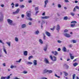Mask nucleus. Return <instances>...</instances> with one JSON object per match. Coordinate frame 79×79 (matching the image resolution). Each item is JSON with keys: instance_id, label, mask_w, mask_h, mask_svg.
Returning a JSON list of instances; mask_svg holds the SVG:
<instances>
[{"instance_id": "nucleus-1", "label": "nucleus", "mask_w": 79, "mask_h": 79, "mask_svg": "<svg viewBox=\"0 0 79 79\" xmlns=\"http://www.w3.org/2000/svg\"><path fill=\"white\" fill-rule=\"evenodd\" d=\"M20 11V9L19 8L15 12H13V15H15L16 14H18L19 13V12Z\"/></svg>"}, {"instance_id": "nucleus-2", "label": "nucleus", "mask_w": 79, "mask_h": 79, "mask_svg": "<svg viewBox=\"0 0 79 79\" xmlns=\"http://www.w3.org/2000/svg\"><path fill=\"white\" fill-rule=\"evenodd\" d=\"M26 16H27V17L29 18H31V13L26 12Z\"/></svg>"}, {"instance_id": "nucleus-3", "label": "nucleus", "mask_w": 79, "mask_h": 79, "mask_svg": "<svg viewBox=\"0 0 79 79\" xmlns=\"http://www.w3.org/2000/svg\"><path fill=\"white\" fill-rule=\"evenodd\" d=\"M7 22H8V23H9V24H10V25H12L13 23H13V21L11 20V19H7Z\"/></svg>"}, {"instance_id": "nucleus-4", "label": "nucleus", "mask_w": 79, "mask_h": 79, "mask_svg": "<svg viewBox=\"0 0 79 79\" xmlns=\"http://www.w3.org/2000/svg\"><path fill=\"white\" fill-rule=\"evenodd\" d=\"M47 3H48V0H45L44 1V7L45 8L46 7L47 5Z\"/></svg>"}, {"instance_id": "nucleus-5", "label": "nucleus", "mask_w": 79, "mask_h": 79, "mask_svg": "<svg viewBox=\"0 0 79 79\" xmlns=\"http://www.w3.org/2000/svg\"><path fill=\"white\" fill-rule=\"evenodd\" d=\"M64 36H65L66 37H68L69 38V37H71V35H70L68 34V33H65L64 34Z\"/></svg>"}, {"instance_id": "nucleus-6", "label": "nucleus", "mask_w": 79, "mask_h": 79, "mask_svg": "<svg viewBox=\"0 0 79 79\" xmlns=\"http://www.w3.org/2000/svg\"><path fill=\"white\" fill-rule=\"evenodd\" d=\"M56 30L58 31L60 30V26L59 24H57V28H56Z\"/></svg>"}, {"instance_id": "nucleus-7", "label": "nucleus", "mask_w": 79, "mask_h": 79, "mask_svg": "<svg viewBox=\"0 0 79 79\" xmlns=\"http://www.w3.org/2000/svg\"><path fill=\"white\" fill-rule=\"evenodd\" d=\"M34 66H36L37 64V61L35 60H34L33 61Z\"/></svg>"}, {"instance_id": "nucleus-8", "label": "nucleus", "mask_w": 79, "mask_h": 79, "mask_svg": "<svg viewBox=\"0 0 79 79\" xmlns=\"http://www.w3.org/2000/svg\"><path fill=\"white\" fill-rule=\"evenodd\" d=\"M45 34L46 35H47L48 37H50L51 36L50 33H49V32L48 31H46L45 32Z\"/></svg>"}, {"instance_id": "nucleus-9", "label": "nucleus", "mask_w": 79, "mask_h": 79, "mask_svg": "<svg viewBox=\"0 0 79 79\" xmlns=\"http://www.w3.org/2000/svg\"><path fill=\"white\" fill-rule=\"evenodd\" d=\"M50 18V17L49 16H45L44 17H42V19H48V18Z\"/></svg>"}, {"instance_id": "nucleus-10", "label": "nucleus", "mask_w": 79, "mask_h": 79, "mask_svg": "<svg viewBox=\"0 0 79 79\" xmlns=\"http://www.w3.org/2000/svg\"><path fill=\"white\" fill-rule=\"evenodd\" d=\"M3 52H4L5 53V54H6V55H7V52H6V49H5V46H3Z\"/></svg>"}, {"instance_id": "nucleus-11", "label": "nucleus", "mask_w": 79, "mask_h": 79, "mask_svg": "<svg viewBox=\"0 0 79 79\" xmlns=\"http://www.w3.org/2000/svg\"><path fill=\"white\" fill-rule=\"evenodd\" d=\"M23 55H25V56H27V51H25L23 52Z\"/></svg>"}, {"instance_id": "nucleus-12", "label": "nucleus", "mask_w": 79, "mask_h": 79, "mask_svg": "<svg viewBox=\"0 0 79 79\" xmlns=\"http://www.w3.org/2000/svg\"><path fill=\"white\" fill-rule=\"evenodd\" d=\"M3 16L2 15L0 18V22L3 21Z\"/></svg>"}, {"instance_id": "nucleus-13", "label": "nucleus", "mask_w": 79, "mask_h": 79, "mask_svg": "<svg viewBox=\"0 0 79 79\" xmlns=\"http://www.w3.org/2000/svg\"><path fill=\"white\" fill-rule=\"evenodd\" d=\"M44 61L45 62V63H46V64H49L50 63H49V61L47 60H45Z\"/></svg>"}, {"instance_id": "nucleus-14", "label": "nucleus", "mask_w": 79, "mask_h": 79, "mask_svg": "<svg viewBox=\"0 0 79 79\" xmlns=\"http://www.w3.org/2000/svg\"><path fill=\"white\" fill-rule=\"evenodd\" d=\"M62 50L64 52H66L67 51V49H66V48L65 47H64L62 48Z\"/></svg>"}, {"instance_id": "nucleus-15", "label": "nucleus", "mask_w": 79, "mask_h": 79, "mask_svg": "<svg viewBox=\"0 0 79 79\" xmlns=\"http://www.w3.org/2000/svg\"><path fill=\"white\" fill-rule=\"evenodd\" d=\"M69 55L70 56V58L71 60H73V59H74V56H72V54H71V53H69Z\"/></svg>"}, {"instance_id": "nucleus-16", "label": "nucleus", "mask_w": 79, "mask_h": 79, "mask_svg": "<svg viewBox=\"0 0 79 79\" xmlns=\"http://www.w3.org/2000/svg\"><path fill=\"white\" fill-rule=\"evenodd\" d=\"M26 27V24H23L21 26L22 28H25Z\"/></svg>"}, {"instance_id": "nucleus-17", "label": "nucleus", "mask_w": 79, "mask_h": 79, "mask_svg": "<svg viewBox=\"0 0 79 79\" xmlns=\"http://www.w3.org/2000/svg\"><path fill=\"white\" fill-rule=\"evenodd\" d=\"M10 68L11 69H13V68H17V67L16 66H13V65H11L10 67Z\"/></svg>"}, {"instance_id": "nucleus-18", "label": "nucleus", "mask_w": 79, "mask_h": 79, "mask_svg": "<svg viewBox=\"0 0 79 79\" xmlns=\"http://www.w3.org/2000/svg\"><path fill=\"white\" fill-rule=\"evenodd\" d=\"M35 34L36 35H38V34H39V31L38 30L36 31L35 32Z\"/></svg>"}, {"instance_id": "nucleus-19", "label": "nucleus", "mask_w": 79, "mask_h": 79, "mask_svg": "<svg viewBox=\"0 0 79 79\" xmlns=\"http://www.w3.org/2000/svg\"><path fill=\"white\" fill-rule=\"evenodd\" d=\"M64 66L65 68H66V69H68V68H69V66H68V65H66V64H64Z\"/></svg>"}, {"instance_id": "nucleus-20", "label": "nucleus", "mask_w": 79, "mask_h": 79, "mask_svg": "<svg viewBox=\"0 0 79 79\" xmlns=\"http://www.w3.org/2000/svg\"><path fill=\"white\" fill-rule=\"evenodd\" d=\"M43 50H44L45 52H46V51H47V46H46L44 47V48L43 49Z\"/></svg>"}, {"instance_id": "nucleus-21", "label": "nucleus", "mask_w": 79, "mask_h": 79, "mask_svg": "<svg viewBox=\"0 0 79 79\" xmlns=\"http://www.w3.org/2000/svg\"><path fill=\"white\" fill-rule=\"evenodd\" d=\"M47 72H48V73H52L53 71H52V70H48Z\"/></svg>"}, {"instance_id": "nucleus-22", "label": "nucleus", "mask_w": 79, "mask_h": 79, "mask_svg": "<svg viewBox=\"0 0 79 79\" xmlns=\"http://www.w3.org/2000/svg\"><path fill=\"white\" fill-rule=\"evenodd\" d=\"M11 75H12V74H10L9 76H7V77H6V79H10V76H11Z\"/></svg>"}, {"instance_id": "nucleus-23", "label": "nucleus", "mask_w": 79, "mask_h": 79, "mask_svg": "<svg viewBox=\"0 0 79 79\" xmlns=\"http://www.w3.org/2000/svg\"><path fill=\"white\" fill-rule=\"evenodd\" d=\"M33 56H29L28 57V60H31V59H32V58H33Z\"/></svg>"}, {"instance_id": "nucleus-24", "label": "nucleus", "mask_w": 79, "mask_h": 79, "mask_svg": "<svg viewBox=\"0 0 79 79\" xmlns=\"http://www.w3.org/2000/svg\"><path fill=\"white\" fill-rule=\"evenodd\" d=\"M43 39L44 40H45L46 37V36H45V35L44 33H43Z\"/></svg>"}, {"instance_id": "nucleus-25", "label": "nucleus", "mask_w": 79, "mask_h": 79, "mask_svg": "<svg viewBox=\"0 0 79 79\" xmlns=\"http://www.w3.org/2000/svg\"><path fill=\"white\" fill-rule=\"evenodd\" d=\"M6 44L8 45L9 47H10L11 46V44H10V42H6Z\"/></svg>"}, {"instance_id": "nucleus-26", "label": "nucleus", "mask_w": 79, "mask_h": 79, "mask_svg": "<svg viewBox=\"0 0 79 79\" xmlns=\"http://www.w3.org/2000/svg\"><path fill=\"white\" fill-rule=\"evenodd\" d=\"M71 23H75V24H76V23H77V22L75 21H73L71 22Z\"/></svg>"}, {"instance_id": "nucleus-27", "label": "nucleus", "mask_w": 79, "mask_h": 79, "mask_svg": "<svg viewBox=\"0 0 79 79\" xmlns=\"http://www.w3.org/2000/svg\"><path fill=\"white\" fill-rule=\"evenodd\" d=\"M78 64V63H75L73 64V65L74 66H75V67Z\"/></svg>"}, {"instance_id": "nucleus-28", "label": "nucleus", "mask_w": 79, "mask_h": 79, "mask_svg": "<svg viewBox=\"0 0 79 79\" xmlns=\"http://www.w3.org/2000/svg\"><path fill=\"white\" fill-rule=\"evenodd\" d=\"M39 41L40 43V44H43V41H42V40H39Z\"/></svg>"}, {"instance_id": "nucleus-29", "label": "nucleus", "mask_w": 79, "mask_h": 79, "mask_svg": "<svg viewBox=\"0 0 79 79\" xmlns=\"http://www.w3.org/2000/svg\"><path fill=\"white\" fill-rule=\"evenodd\" d=\"M26 19L27 20H30V21H32V19L31 18H28L27 17H26Z\"/></svg>"}, {"instance_id": "nucleus-30", "label": "nucleus", "mask_w": 79, "mask_h": 79, "mask_svg": "<svg viewBox=\"0 0 79 79\" xmlns=\"http://www.w3.org/2000/svg\"><path fill=\"white\" fill-rule=\"evenodd\" d=\"M68 19V17L65 16L64 17V20H67Z\"/></svg>"}, {"instance_id": "nucleus-31", "label": "nucleus", "mask_w": 79, "mask_h": 79, "mask_svg": "<svg viewBox=\"0 0 79 79\" xmlns=\"http://www.w3.org/2000/svg\"><path fill=\"white\" fill-rule=\"evenodd\" d=\"M63 73L64 74L65 76H67V75H68V73H67L66 72L64 71Z\"/></svg>"}, {"instance_id": "nucleus-32", "label": "nucleus", "mask_w": 79, "mask_h": 79, "mask_svg": "<svg viewBox=\"0 0 79 79\" xmlns=\"http://www.w3.org/2000/svg\"><path fill=\"white\" fill-rule=\"evenodd\" d=\"M75 24H71V27H74L75 26Z\"/></svg>"}, {"instance_id": "nucleus-33", "label": "nucleus", "mask_w": 79, "mask_h": 79, "mask_svg": "<svg viewBox=\"0 0 79 79\" xmlns=\"http://www.w3.org/2000/svg\"><path fill=\"white\" fill-rule=\"evenodd\" d=\"M15 40L16 42H18V38L17 37H15Z\"/></svg>"}, {"instance_id": "nucleus-34", "label": "nucleus", "mask_w": 79, "mask_h": 79, "mask_svg": "<svg viewBox=\"0 0 79 79\" xmlns=\"http://www.w3.org/2000/svg\"><path fill=\"white\" fill-rule=\"evenodd\" d=\"M75 76H76V74H74L73 75V79H75Z\"/></svg>"}, {"instance_id": "nucleus-35", "label": "nucleus", "mask_w": 79, "mask_h": 79, "mask_svg": "<svg viewBox=\"0 0 79 79\" xmlns=\"http://www.w3.org/2000/svg\"><path fill=\"white\" fill-rule=\"evenodd\" d=\"M27 64H32V63L30 62H28L27 63Z\"/></svg>"}, {"instance_id": "nucleus-36", "label": "nucleus", "mask_w": 79, "mask_h": 79, "mask_svg": "<svg viewBox=\"0 0 79 79\" xmlns=\"http://www.w3.org/2000/svg\"><path fill=\"white\" fill-rule=\"evenodd\" d=\"M6 77H1V79H6Z\"/></svg>"}, {"instance_id": "nucleus-37", "label": "nucleus", "mask_w": 79, "mask_h": 79, "mask_svg": "<svg viewBox=\"0 0 79 79\" xmlns=\"http://www.w3.org/2000/svg\"><path fill=\"white\" fill-rule=\"evenodd\" d=\"M11 5L12 6V7L13 8L14 7V6H15V5L14 4V3H13V2L11 4Z\"/></svg>"}, {"instance_id": "nucleus-38", "label": "nucleus", "mask_w": 79, "mask_h": 79, "mask_svg": "<svg viewBox=\"0 0 79 79\" xmlns=\"http://www.w3.org/2000/svg\"><path fill=\"white\" fill-rule=\"evenodd\" d=\"M21 60H19L18 61L17 60L16 62H17V63H21Z\"/></svg>"}, {"instance_id": "nucleus-39", "label": "nucleus", "mask_w": 79, "mask_h": 79, "mask_svg": "<svg viewBox=\"0 0 79 79\" xmlns=\"http://www.w3.org/2000/svg\"><path fill=\"white\" fill-rule=\"evenodd\" d=\"M58 8H61V5L59 4L58 5Z\"/></svg>"}, {"instance_id": "nucleus-40", "label": "nucleus", "mask_w": 79, "mask_h": 79, "mask_svg": "<svg viewBox=\"0 0 79 79\" xmlns=\"http://www.w3.org/2000/svg\"><path fill=\"white\" fill-rule=\"evenodd\" d=\"M72 41H73V44H75V43H76V40H73Z\"/></svg>"}, {"instance_id": "nucleus-41", "label": "nucleus", "mask_w": 79, "mask_h": 79, "mask_svg": "<svg viewBox=\"0 0 79 79\" xmlns=\"http://www.w3.org/2000/svg\"><path fill=\"white\" fill-rule=\"evenodd\" d=\"M28 2L29 3H32V0H28Z\"/></svg>"}, {"instance_id": "nucleus-42", "label": "nucleus", "mask_w": 79, "mask_h": 79, "mask_svg": "<svg viewBox=\"0 0 79 79\" xmlns=\"http://www.w3.org/2000/svg\"><path fill=\"white\" fill-rule=\"evenodd\" d=\"M68 32V30L67 29H65L64 31V32Z\"/></svg>"}, {"instance_id": "nucleus-43", "label": "nucleus", "mask_w": 79, "mask_h": 79, "mask_svg": "<svg viewBox=\"0 0 79 79\" xmlns=\"http://www.w3.org/2000/svg\"><path fill=\"white\" fill-rule=\"evenodd\" d=\"M19 6V4H15V7H18V6Z\"/></svg>"}, {"instance_id": "nucleus-44", "label": "nucleus", "mask_w": 79, "mask_h": 79, "mask_svg": "<svg viewBox=\"0 0 79 79\" xmlns=\"http://www.w3.org/2000/svg\"><path fill=\"white\" fill-rule=\"evenodd\" d=\"M55 76H56V77H57L58 78H60V77L57 76V75H56V74H55Z\"/></svg>"}, {"instance_id": "nucleus-45", "label": "nucleus", "mask_w": 79, "mask_h": 79, "mask_svg": "<svg viewBox=\"0 0 79 79\" xmlns=\"http://www.w3.org/2000/svg\"><path fill=\"white\" fill-rule=\"evenodd\" d=\"M57 42H58V43H61L62 42V41H61L60 40H58L57 41Z\"/></svg>"}, {"instance_id": "nucleus-46", "label": "nucleus", "mask_w": 79, "mask_h": 79, "mask_svg": "<svg viewBox=\"0 0 79 79\" xmlns=\"http://www.w3.org/2000/svg\"><path fill=\"white\" fill-rule=\"evenodd\" d=\"M49 58H50L51 60H53V57H52V56H50Z\"/></svg>"}, {"instance_id": "nucleus-47", "label": "nucleus", "mask_w": 79, "mask_h": 79, "mask_svg": "<svg viewBox=\"0 0 79 79\" xmlns=\"http://www.w3.org/2000/svg\"><path fill=\"white\" fill-rule=\"evenodd\" d=\"M20 8H24V5H22L20 6Z\"/></svg>"}, {"instance_id": "nucleus-48", "label": "nucleus", "mask_w": 79, "mask_h": 79, "mask_svg": "<svg viewBox=\"0 0 79 79\" xmlns=\"http://www.w3.org/2000/svg\"><path fill=\"white\" fill-rule=\"evenodd\" d=\"M39 10V8H38V7L35 8V11H37V10Z\"/></svg>"}, {"instance_id": "nucleus-49", "label": "nucleus", "mask_w": 79, "mask_h": 79, "mask_svg": "<svg viewBox=\"0 0 79 79\" xmlns=\"http://www.w3.org/2000/svg\"><path fill=\"white\" fill-rule=\"evenodd\" d=\"M23 74H27V72L24 71L23 72Z\"/></svg>"}, {"instance_id": "nucleus-50", "label": "nucleus", "mask_w": 79, "mask_h": 79, "mask_svg": "<svg viewBox=\"0 0 79 79\" xmlns=\"http://www.w3.org/2000/svg\"><path fill=\"white\" fill-rule=\"evenodd\" d=\"M75 8H77V9H79V7L78 6H75Z\"/></svg>"}, {"instance_id": "nucleus-51", "label": "nucleus", "mask_w": 79, "mask_h": 79, "mask_svg": "<svg viewBox=\"0 0 79 79\" xmlns=\"http://www.w3.org/2000/svg\"><path fill=\"white\" fill-rule=\"evenodd\" d=\"M71 15H72V16H74V14L73 12H72L71 13Z\"/></svg>"}, {"instance_id": "nucleus-52", "label": "nucleus", "mask_w": 79, "mask_h": 79, "mask_svg": "<svg viewBox=\"0 0 79 79\" xmlns=\"http://www.w3.org/2000/svg\"><path fill=\"white\" fill-rule=\"evenodd\" d=\"M22 18H24V14H22L21 15V16Z\"/></svg>"}, {"instance_id": "nucleus-53", "label": "nucleus", "mask_w": 79, "mask_h": 79, "mask_svg": "<svg viewBox=\"0 0 79 79\" xmlns=\"http://www.w3.org/2000/svg\"><path fill=\"white\" fill-rule=\"evenodd\" d=\"M28 24L29 25H30V26L32 25V23L31 22H29L28 23Z\"/></svg>"}, {"instance_id": "nucleus-54", "label": "nucleus", "mask_w": 79, "mask_h": 79, "mask_svg": "<svg viewBox=\"0 0 79 79\" xmlns=\"http://www.w3.org/2000/svg\"><path fill=\"white\" fill-rule=\"evenodd\" d=\"M64 2L66 3H67L68 2H69V1H68V0H64Z\"/></svg>"}, {"instance_id": "nucleus-55", "label": "nucleus", "mask_w": 79, "mask_h": 79, "mask_svg": "<svg viewBox=\"0 0 79 79\" xmlns=\"http://www.w3.org/2000/svg\"><path fill=\"white\" fill-rule=\"evenodd\" d=\"M55 27V26H54L53 28H51V30H54V28Z\"/></svg>"}, {"instance_id": "nucleus-56", "label": "nucleus", "mask_w": 79, "mask_h": 79, "mask_svg": "<svg viewBox=\"0 0 79 79\" xmlns=\"http://www.w3.org/2000/svg\"><path fill=\"white\" fill-rule=\"evenodd\" d=\"M39 11H37L35 13V15H37V14L38 13H39Z\"/></svg>"}, {"instance_id": "nucleus-57", "label": "nucleus", "mask_w": 79, "mask_h": 79, "mask_svg": "<svg viewBox=\"0 0 79 79\" xmlns=\"http://www.w3.org/2000/svg\"><path fill=\"white\" fill-rule=\"evenodd\" d=\"M53 58H54V60H56V57L55 56H53Z\"/></svg>"}, {"instance_id": "nucleus-58", "label": "nucleus", "mask_w": 79, "mask_h": 79, "mask_svg": "<svg viewBox=\"0 0 79 79\" xmlns=\"http://www.w3.org/2000/svg\"><path fill=\"white\" fill-rule=\"evenodd\" d=\"M13 79H20L18 78L17 77H15V78H14Z\"/></svg>"}, {"instance_id": "nucleus-59", "label": "nucleus", "mask_w": 79, "mask_h": 79, "mask_svg": "<svg viewBox=\"0 0 79 79\" xmlns=\"http://www.w3.org/2000/svg\"><path fill=\"white\" fill-rule=\"evenodd\" d=\"M45 12L43 13L42 14V16H45Z\"/></svg>"}, {"instance_id": "nucleus-60", "label": "nucleus", "mask_w": 79, "mask_h": 79, "mask_svg": "<svg viewBox=\"0 0 79 79\" xmlns=\"http://www.w3.org/2000/svg\"><path fill=\"white\" fill-rule=\"evenodd\" d=\"M74 2L75 3H77L78 2V1L76 0Z\"/></svg>"}, {"instance_id": "nucleus-61", "label": "nucleus", "mask_w": 79, "mask_h": 79, "mask_svg": "<svg viewBox=\"0 0 79 79\" xmlns=\"http://www.w3.org/2000/svg\"><path fill=\"white\" fill-rule=\"evenodd\" d=\"M60 50H61V48H59L58 49V51H60Z\"/></svg>"}, {"instance_id": "nucleus-62", "label": "nucleus", "mask_w": 79, "mask_h": 79, "mask_svg": "<svg viewBox=\"0 0 79 79\" xmlns=\"http://www.w3.org/2000/svg\"><path fill=\"white\" fill-rule=\"evenodd\" d=\"M41 23H43V24H45V21H42Z\"/></svg>"}, {"instance_id": "nucleus-63", "label": "nucleus", "mask_w": 79, "mask_h": 79, "mask_svg": "<svg viewBox=\"0 0 79 79\" xmlns=\"http://www.w3.org/2000/svg\"><path fill=\"white\" fill-rule=\"evenodd\" d=\"M3 66H6V65L5 64V63H3Z\"/></svg>"}, {"instance_id": "nucleus-64", "label": "nucleus", "mask_w": 79, "mask_h": 79, "mask_svg": "<svg viewBox=\"0 0 79 79\" xmlns=\"http://www.w3.org/2000/svg\"><path fill=\"white\" fill-rule=\"evenodd\" d=\"M44 73H47V70H44Z\"/></svg>"}]
</instances>
